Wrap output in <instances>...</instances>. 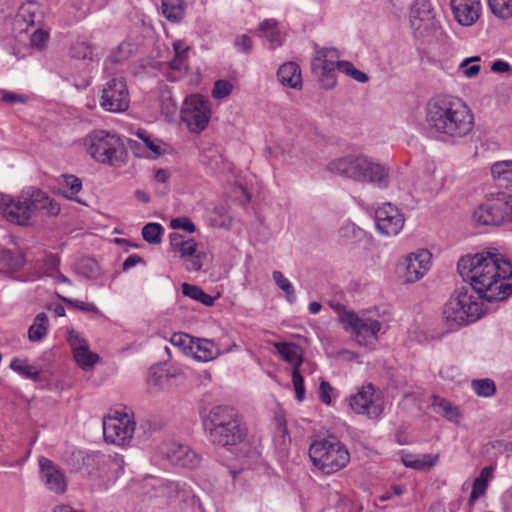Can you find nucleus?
I'll use <instances>...</instances> for the list:
<instances>
[{
  "instance_id": "obj_1",
  "label": "nucleus",
  "mask_w": 512,
  "mask_h": 512,
  "mask_svg": "<svg viewBox=\"0 0 512 512\" xmlns=\"http://www.w3.org/2000/svg\"><path fill=\"white\" fill-rule=\"evenodd\" d=\"M457 271L487 302L503 301L512 294V265L495 248L461 257Z\"/></svg>"
},
{
  "instance_id": "obj_2",
  "label": "nucleus",
  "mask_w": 512,
  "mask_h": 512,
  "mask_svg": "<svg viewBox=\"0 0 512 512\" xmlns=\"http://www.w3.org/2000/svg\"><path fill=\"white\" fill-rule=\"evenodd\" d=\"M426 123L438 140L456 144L472 132L474 115L460 98L440 95L428 101Z\"/></svg>"
},
{
  "instance_id": "obj_3",
  "label": "nucleus",
  "mask_w": 512,
  "mask_h": 512,
  "mask_svg": "<svg viewBox=\"0 0 512 512\" xmlns=\"http://www.w3.org/2000/svg\"><path fill=\"white\" fill-rule=\"evenodd\" d=\"M60 205L49 195L37 188L28 187L15 199L0 193V213L7 221L20 226H28L37 216H56Z\"/></svg>"
},
{
  "instance_id": "obj_4",
  "label": "nucleus",
  "mask_w": 512,
  "mask_h": 512,
  "mask_svg": "<svg viewBox=\"0 0 512 512\" xmlns=\"http://www.w3.org/2000/svg\"><path fill=\"white\" fill-rule=\"evenodd\" d=\"M202 425L209 441L222 448L238 446L248 436V427L243 415L228 405L212 407L203 417Z\"/></svg>"
},
{
  "instance_id": "obj_5",
  "label": "nucleus",
  "mask_w": 512,
  "mask_h": 512,
  "mask_svg": "<svg viewBox=\"0 0 512 512\" xmlns=\"http://www.w3.org/2000/svg\"><path fill=\"white\" fill-rule=\"evenodd\" d=\"M327 170L340 177L379 188L389 184V168L363 154H348L328 162Z\"/></svg>"
},
{
  "instance_id": "obj_6",
  "label": "nucleus",
  "mask_w": 512,
  "mask_h": 512,
  "mask_svg": "<svg viewBox=\"0 0 512 512\" xmlns=\"http://www.w3.org/2000/svg\"><path fill=\"white\" fill-rule=\"evenodd\" d=\"M483 314L482 303L473 300L465 286L454 290L443 310L444 319L451 330L473 323Z\"/></svg>"
},
{
  "instance_id": "obj_7",
  "label": "nucleus",
  "mask_w": 512,
  "mask_h": 512,
  "mask_svg": "<svg viewBox=\"0 0 512 512\" xmlns=\"http://www.w3.org/2000/svg\"><path fill=\"white\" fill-rule=\"evenodd\" d=\"M309 457L315 467L329 475L336 473L350 462V453L338 440L314 441L309 448Z\"/></svg>"
},
{
  "instance_id": "obj_8",
  "label": "nucleus",
  "mask_w": 512,
  "mask_h": 512,
  "mask_svg": "<svg viewBox=\"0 0 512 512\" xmlns=\"http://www.w3.org/2000/svg\"><path fill=\"white\" fill-rule=\"evenodd\" d=\"M87 152L97 162L120 166L124 162L125 147L116 134L95 130L85 139Z\"/></svg>"
},
{
  "instance_id": "obj_9",
  "label": "nucleus",
  "mask_w": 512,
  "mask_h": 512,
  "mask_svg": "<svg viewBox=\"0 0 512 512\" xmlns=\"http://www.w3.org/2000/svg\"><path fill=\"white\" fill-rule=\"evenodd\" d=\"M211 118L210 101L200 94H193L185 98L181 109V121L185 123L192 133L205 130Z\"/></svg>"
},
{
  "instance_id": "obj_10",
  "label": "nucleus",
  "mask_w": 512,
  "mask_h": 512,
  "mask_svg": "<svg viewBox=\"0 0 512 512\" xmlns=\"http://www.w3.org/2000/svg\"><path fill=\"white\" fill-rule=\"evenodd\" d=\"M341 324H343L347 332L354 336L360 345H368L375 341L381 329V323L378 320L360 317L356 313H344L341 315Z\"/></svg>"
},
{
  "instance_id": "obj_11",
  "label": "nucleus",
  "mask_w": 512,
  "mask_h": 512,
  "mask_svg": "<svg viewBox=\"0 0 512 512\" xmlns=\"http://www.w3.org/2000/svg\"><path fill=\"white\" fill-rule=\"evenodd\" d=\"M129 92L124 78H112L105 83L100 105L113 113L125 111L129 107Z\"/></svg>"
},
{
  "instance_id": "obj_12",
  "label": "nucleus",
  "mask_w": 512,
  "mask_h": 512,
  "mask_svg": "<svg viewBox=\"0 0 512 512\" xmlns=\"http://www.w3.org/2000/svg\"><path fill=\"white\" fill-rule=\"evenodd\" d=\"M410 26L415 37H425L438 27L430 0H415L410 10Z\"/></svg>"
},
{
  "instance_id": "obj_13",
  "label": "nucleus",
  "mask_w": 512,
  "mask_h": 512,
  "mask_svg": "<svg viewBox=\"0 0 512 512\" xmlns=\"http://www.w3.org/2000/svg\"><path fill=\"white\" fill-rule=\"evenodd\" d=\"M135 422L127 414L107 416L103 419V435L108 443L124 445L132 438Z\"/></svg>"
},
{
  "instance_id": "obj_14",
  "label": "nucleus",
  "mask_w": 512,
  "mask_h": 512,
  "mask_svg": "<svg viewBox=\"0 0 512 512\" xmlns=\"http://www.w3.org/2000/svg\"><path fill=\"white\" fill-rule=\"evenodd\" d=\"M404 216L391 203H385L375 210V225L385 236L397 235L404 226Z\"/></svg>"
},
{
  "instance_id": "obj_15",
  "label": "nucleus",
  "mask_w": 512,
  "mask_h": 512,
  "mask_svg": "<svg viewBox=\"0 0 512 512\" xmlns=\"http://www.w3.org/2000/svg\"><path fill=\"white\" fill-rule=\"evenodd\" d=\"M351 409L358 414L377 418L383 412L382 403L375 398V390L371 383L363 386L355 395L349 398Z\"/></svg>"
},
{
  "instance_id": "obj_16",
  "label": "nucleus",
  "mask_w": 512,
  "mask_h": 512,
  "mask_svg": "<svg viewBox=\"0 0 512 512\" xmlns=\"http://www.w3.org/2000/svg\"><path fill=\"white\" fill-rule=\"evenodd\" d=\"M40 477L45 487L55 494H63L67 490L64 471L53 461L41 457L39 459Z\"/></svg>"
},
{
  "instance_id": "obj_17",
  "label": "nucleus",
  "mask_w": 512,
  "mask_h": 512,
  "mask_svg": "<svg viewBox=\"0 0 512 512\" xmlns=\"http://www.w3.org/2000/svg\"><path fill=\"white\" fill-rule=\"evenodd\" d=\"M162 453L174 466L193 469L200 463V456L185 444L168 443L163 447Z\"/></svg>"
},
{
  "instance_id": "obj_18",
  "label": "nucleus",
  "mask_w": 512,
  "mask_h": 512,
  "mask_svg": "<svg viewBox=\"0 0 512 512\" xmlns=\"http://www.w3.org/2000/svg\"><path fill=\"white\" fill-rule=\"evenodd\" d=\"M431 253L422 249L417 253H411L405 260L404 278L408 283H413L422 278L430 268Z\"/></svg>"
},
{
  "instance_id": "obj_19",
  "label": "nucleus",
  "mask_w": 512,
  "mask_h": 512,
  "mask_svg": "<svg viewBox=\"0 0 512 512\" xmlns=\"http://www.w3.org/2000/svg\"><path fill=\"white\" fill-rule=\"evenodd\" d=\"M455 20L462 26L473 25L480 17V0H451Z\"/></svg>"
},
{
  "instance_id": "obj_20",
  "label": "nucleus",
  "mask_w": 512,
  "mask_h": 512,
  "mask_svg": "<svg viewBox=\"0 0 512 512\" xmlns=\"http://www.w3.org/2000/svg\"><path fill=\"white\" fill-rule=\"evenodd\" d=\"M174 57L168 62L167 77L176 82L187 72V59L189 47L184 42L177 40L173 43Z\"/></svg>"
},
{
  "instance_id": "obj_21",
  "label": "nucleus",
  "mask_w": 512,
  "mask_h": 512,
  "mask_svg": "<svg viewBox=\"0 0 512 512\" xmlns=\"http://www.w3.org/2000/svg\"><path fill=\"white\" fill-rule=\"evenodd\" d=\"M73 333V331L70 333V342L73 346L74 358L77 364L83 370L92 368L99 360L98 354L92 353L86 341L80 338L78 334L74 336Z\"/></svg>"
},
{
  "instance_id": "obj_22",
  "label": "nucleus",
  "mask_w": 512,
  "mask_h": 512,
  "mask_svg": "<svg viewBox=\"0 0 512 512\" xmlns=\"http://www.w3.org/2000/svg\"><path fill=\"white\" fill-rule=\"evenodd\" d=\"M495 212V219L499 225L512 221V195L506 192H499L488 198V208Z\"/></svg>"
},
{
  "instance_id": "obj_23",
  "label": "nucleus",
  "mask_w": 512,
  "mask_h": 512,
  "mask_svg": "<svg viewBox=\"0 0 512 512\" xmlns=\"http://www.w3.org/2000/svg\"><path fill=\"white\" fill-rule=\"evenodd\" d=\"M200 162L211 174L222 173L227 169L222 150L218 146H211L203 149L200 155Z\"/></svg>"
},
{
  "instance_id": "obj_24",
  "label": "nucleus",
  "mask_w": 512,
  "mask_h": 512,
  "mask_svg": "<svg viewBox=\"0 0 512 512\" xmlns=\"http://www.w3.org/2000/svg\"><path fill=\"white\" fill-rule=\"evenodd\" d=\"M279 81L290 88L297 89L302 85L301 70L294 62L281 65L277 71Z\"/></svg>"
},
{
  "instance_id": "obj_25",
  "label": "nucleus",
  "mask_w": 512,
  "mask_h": 512,
  "mask_svg": "<svg viewBox=\"0 0 512 512\" xmlns=\"http://www.w3.org/2000/svg\"><path fill=\"white\" fill-rule=\"evenodd\" d=\"M275 348L283 360L292 365V369L299 370L303 363L302 349L299 345L295 343L278 342L275 343Z\"/></svg>"
},
{
  "instance_id": "obj_26",
  "label": "nucleus",
  "mask_w": 512,
  "mask_h": 512,
  "mask_svg": "<svg viewBox=\"0 0 512 512\" xmlns=\"http://www.w3.org/2000/svg\"><path fill=\"white\" fill-rule=\"evenodd\" d=\"M322 87L332 89L336 85V66L335 61L324 59V62L318 63L316 72Z\"/></svg>"
},
{
  "instance_id": "obj_27",
  "label": "nucleus",
  "mask_w": 512,
  "mask_h": 512,
  "mask_svg": "<svg viewBox=\"0 0 512 512\" xmlns=\"http://www.w3.org/2000/svg\"><path fill=\"white\" fill-rule=\"evenodd\" d=\"M191 353L194 359L201 362H208L217 358L221 354V351L213 341L201 339L198 340L196 350H192Z\"/></svg>"
},
{
  "instance_id": "obj_28",
  "label": "nucleus",
  "mask_w": 512,
  "mask_h": 512,
  "mask_svg": "<svg viewBox=\"0 0 512 512\" xmlns=\"http://www.w3.org/2000/svg\"><path fill=\"white\" fill-rule=\"evenodd\" d=\"M162 13L172 23H179L185 16L184 0H162Z\"/></svg>"
},
{
  "instance_id": "obj_29",
  "label": "nucleus",
  "mask_w": 512,
  "mask_h": 512,
  "mask_svg": "<svg viewBox=\"0 0 512 512\" xmlns=\"http://www.w3.org/2000/svg\"><path fill=\"white\" fill-rule=\"evenodd\" d=\"M493 471L494 469L492 466H486L481 470L479 476L475 478L469 497V504H473L476 499L485 493L488 487V482L493 477Z\"/></svg>"
},
{
  "instance_id": "obj_30",
  "label": "nucleus",
  "mask_w": 512,
  "mask_h": 512,
  "mask_svg": "<svg viewBox=\"0 0 512 512\" xmlns=\"http://www.w3.org/2000/svg\"><path fill=\"white\" fill-rule=\"evenodd\" d=\"M76 272L86 279H97L102 274L98 262L91 257H82L76 264Z\"/></svg>"
},
{
  "instance_id": "obj_31",
  "label": "nucleus",
  "mask_w": 512,
  "mask_h": 512,
  "mask_svg": "<svg viewBox=\"0 0 512 512\" xmlns=\"http://www.w3.org/2000/svg\"><path fill=\"white\" fill-rule=\"evenodd\" d=\"M9 367L11 370L27 379L33 381L40 379V370L36 366L28 364L26 359L13 358Z\"/></svg>"
},
{
  "instance_id": "obj_32",
  "label": "nucleus",
  "mask_w": 512,
  "mask_h": 512,
  "mask_svg": "<svg viewBox=\"0 0 512 512\" xmlns=\"http://www.w3.org/2000/svg\"><path fill=\"white\" fill-rule=\"evenodd\" d=\"M0 262L9 272H16L24 265V257L18 251L0 249Z\"/></svg>"
},
{
  "instance_id": "obj_33",
  "label": "nucleus",
  "mask_w": 512,
  "mask_h": 512,
  "mask_svg": "<svg viewBox=\"0 0 512 512\" xmlns=\"http://www.w3.org/2000/svg\"><path fill=\"white\" fill-rule=\"evenodd\" d=\"M48 317L44 312L36 315L33 324L28 329V338L32 342L40 341L47 334Z\"/></svg>"
},
{
  "instance_id": "obj_34",
  "label": "nucleus",
  "mask_w": 512,
  "mask_h": 512,
  "mask_svg": "<svg viewBox=\"0 0 512 512\" xmlns=\"http://www.w3.org/2000/svg\"><path fill=\"white\" fill-rule=\"evenodd\" d=\"M339 241L343 245L360 241L364 236V231L352 222L343 224L338 231Z\"/></svg>"
},
{
  "instance_id": "obj_35",
  "label": "nucleus",
  "mask_w": 512,
  "mask_h": 512,
  "mask_svg": "<svg viewBox=\"0 0 512 512\" xmlns=\"http://www.w3.org/2000/svg\"><path fill=\"white\" fill-rule=\"evenodd\" d=\"M432 407L437 414L445 417L449 421H456L459 415L456 406H453L448 400L436 395L433 396Z\"/></svg>"
},
{
  "instance_id": "obj_36",
  "label": "nucleus",
  "mask_w": 512,
  "mask_h": 512,
  "mask_svg": "<svg viewBox=\"0 0 512 512\" xmlns=\"http://www.w3.org/2000/svg\"><path fill=\"white\" fill-rule=\"evenodd\" d=\"M259 30L262 36L270 42L272 48H276L282 45L281 35L277 30V22L275 19L264 20L260 24Z\"/></svg>"
},
{
  "instance_id": "obj_37",
  "label": "nucleus",
  "mask_w": 512,
  "mask_h": 512,
  "mask_svg": "<svg viewBox=\"0 0 512 512\" xmlns=\"http://www.w3.org/2000/svg\"><path fill=\"white\" fill-rule=\"evenodd\" d=\"M181 288L184 296L196 300L205 306H212L214 304L215 298L207 294L201 287L197 285L183 283Z\"/></svg>"
},
{
  "instance_id": "obj_38",
  "label": "nucleus",
  "mask_w": 512,
  "mask_h": 512,
  "mask_svg": "<svg viewBox=\"0 0 512 512\" xmlns=\"http://www.w3.org/2000/svg\"><path fill=\"white\" fill-rule=\"evenodd\" d=\"M491 174L494 179L504 182L506 187L512 181V160L499 161L492 165Z\"/></svg>"
},
{
  "instance_id": "obj_39",
  "label": "nucleus",
  "mask_w": 512,
  "mask_h": 512,
  "mask_svg": "<svg viewBox=\"0 0 512 512\" xmlns=\"http://www.w3.org/2000/svg\"><path fill=\"white\" fill-rule=\"evenodd\" d=\"M488 208V199L475 209L473 213V220L479 225H499L494 215L495 212Z\"/></svg>"
},
{
  "instance_id": "obj_40",
  "label": "nucleus",
  "mask_w": 512,
  "mask_h": 512,
  "mask_svg": "<svg viewBox=\"0 0 512 512\" xmlns=\"http://www.w3.org/2000/svg\"><path fill=\"white\" fill-rule=\"evenodd\" d=\"M164 233V228L161 224L150 222L144 225L142 228V237L143 239L150 244H160L162 241V236Z\"/></svg>"
},
{
  "instance_id": "obj_41",
  "label": "nucleus",
  "mask_w": 512,
  "mask_h": 512,
  "mask_svg": "<svg viewBox=\"0 0 512 512\" xmlns=\"http://www.w3.org/2000/svg\"><path fill=\"white\" fill-rule=\"evenodd\" d=\"M133 53V44L123 41L116 50L107 57L106 63L119 64L126 61Z\"/></svg>"
},
{
  "instance_id": "obj_42",
  "label": "nucleus",
  "mask_w": 512,
  "mask_h": 512,
  "mask_svg": "<svg viewBox=\"0 0 512 512\" xmlns=\"http://www.w3.org/2000/svg\"><path fill=\"white\" fill-rule=\"evenodd\" d=\"M63 177H64V185L67 188V190L64 191V195L70 200H75L78 203L85 204L83 201H81L80 199H78L76 197V195L82 189L81 180L74 175H64Z\"/></svg>"
},
{
  "instance_id": "obj_43",
  "label": "nucleus",
  "mask_w": 512,
  "mask_h": 512,
  "mask_svg": "<svg viewBox=\"0 0 512 512\" xmlns=\"http://www.w3.org/2000/svg\"><path fill=\"white\" fill-rule=\"evenodd\" d=\"M488 5L498 18L506 19L512 16V0H488Z\"/></svg>"
},
{
  "instance_id": "obj_44",
  "label": "nucleus",
  "mask_w": 512,
  "mask_h": 512,
  "mask_svg": "<svg viewBox=\"0 0 512 512\" xmlns=\"http://www.w3.org/2000/svg\"><path fill=\"white\" fill-rule=\"evenodd\" d=\"M37 263L39 264V268L43 270L44 274L47 277H51L59 270L60 258L56 254L48 253L44 255L42 259L37 260Z\"/></svg>"
},
{
  "instance_id": "obj_45",
  "label": "nucleus",
  "mask_w": 512,
  "mask_h": 512,
  "mask_svg": "<svg viewBox=\"0 0 512 512\" xmlns=\"http://www.w3.org/2000/svg\"><path fill=\"white\" fill-rule=\"evenodd\" d=\"M273 280L276 285L285 292L286 298L290 303H293L296 300L295 290L291 282L283 275L280 271H274Z\"/></svg>"
},
{
  "instance_id": "obj_46",
  "label": "nucleus",
  "mask_w": 512,
  "mask_h": 512,
  "mask_svg": "<svg viewBox=\"0 0 512 512\" xmlns=\"http://www.w3.org/2000/svg\"><path fill=\"white\" fill-rule=\"evenodd\" d=\"M472 388L478 396L490 397L495 394L496 386L491 379H476L472 381Z\"/></svg>"
},
{
  "instance_id": "obj_47",
  "label": "nucleus",
  "mask_w": 512,
  "mask_h": 512,
  "mask_svg": "<svg viewBox=\"0 0 512 512\" xmlns=\"http://www.w3.org/2000/svg\"><path fill=\"white\" fill-rule=\"evenodd\" d=\"M438 456L431 454H424L422 456L416 457V460L413 462L406 463V467L416 469V470H424L433 467L437 462Z\"/></svg>"
},
{
  "instance_id": "obj_48",
  "label": "nucleus",
  "mask_w": 512,
  "mask_h": 512,
  "mask_svg": "<svg viewBox=\"0 0 512 512\" xmlns=\"http://www.w3.org/2000/svg\"><path fill=\"white\" fill-rule=\"evenodd\" d=\"M72 56L81 60H93V48L86 42L75 44L71 49Z\"/></svg>"
},
{
  "instance_id": "obj_49",
  "label": "nucleus",
  "mask_w": 512,
  "mask_h": 512,
  "mask_svg": "<svg viewBox=\"0 0 512 512\" xmlns=\"http://www.w3.org/2000/svg\"><path fill=\"white\" fill-rule=\"evenodd\" d=\"M136 135L142 141L143 146L153 153L154 157L161 155L160 146L154 143L150 134L146 130L138 129Z\"/></svg>"
},
{
  "instance_id": "obj_50",
  "label": "nucleus",
  "mask_w": 512,
  "mask_h": 512,
  "mask_svg": "<svg viewBox=\"0 0 512 512\" xmlns=\"http://www.w3.org/2000/svg\"><path fill=\"white\" fill-rule=\"evenodd\" d=\"M170 342L173 346L181 348L184 352H187V350L192 352L193 350L191 345L193 339L188 334L181 332L174 333L170 338Z\"/></svg>"
},
{
  "instance_id": "obj_51",
  "label": "nucleus",
  "mask_w": 512,
  "mask_h": 512,
  "mask_svg": "<svg viewBox=\"0 0 512 512\" xmlns=\"http://www.w3.org/2000/svg\"><path fill=\"white\" fill-rule=\"evenodd\" d=\"M338 51L335 48H322L316 52V56L312 61V70L316 72L318 63L324 62V59L333 60L338 58Z\"/></svg>"
},
{
  "instance_id": "obj_52",
  "label": "nucleus",
  "mask_w": 512,
  "mask_h": 512,
  "mask_svg": "<svg viewBox=\"0 0 512 512\" xmlns=\"http://www.w3.org/2000/svg\"><path fill=\"white\" fill-rule=\"evenodd\" d=\"M233 86L232 84L227 80H217L214 83V87L212 90V96L215 99H223L230 95L232 92Z\"/></svg>"
},
{
  "instance_id": "obj_53",
  "label": "nucleus",
  "mask_w": 512,
  "mask_h": 512,
  "mask_svg": "<svg viewBox=\"0 0 512 512\" xmlns=\"http://www.w3.org/2000/svg\"><path fill=\"white\" fill-rule=\"evenodd\" d=\"M161 111L167 116L175 114L177 110L176 101L169 92H163L160 96Z\"/></svg>"
},
{
  "instance_id": "obj_54",
  "label": "nucleus",
  "mask_w": 512,
  "mask_h": 512,
  "mask_svg": "<svg viewBox=\"0 0 512 512\" xmlns=\"http://www.w3.org/2000/svg\"><path fill=\"white\" fill-rule=\"evenodd\" d=\"M292 382L298 401H303L305 398L304 378L298 369H292Z\"/></svg>"
},
{
  "instance_id": "obj_55",
  "label": "nucleus",
  "mask_w": 512,
  "mask_h": 512,
  "mask_svg": "<svg viewBox=\"0 0 512 512\" xmlns=\"http://www.w3.org/2000/svg\"><path fill=\"white\" fill-rule=\"evenodd\" d=\"M60 299L65 304H67L68 306L77 308V309H79L81 311L92 312V313H95V314H99L100 313L98 307L95 304H93V303H86V302H82V301H79V300H74V299H70V298H66V297H60Z\"/></svg>"
},
{
  "instance_id": "obj_56",
  "label": "nucleus",
  "mask_w": 512,
  "mask_h": 512,
  "mask_svg": "<svg viewBox=\"0 0 512 512\" xmlns=\"http://www.w3.org/2000/svg\"><path fill=\"white\" fill-rule=\"evenodd\" d=\"M170 226L173 229H180L189 233H193L196 230L194 223L188 217L174 218L171 220Z\"/></svg>"
},
{
  "instance_id": "obj_57",
  "label": "nucleus",
  "mask_w": 512,
  "mask_h": 512,
  "mask_svg": "<svg viewBox=\"0 0 512 512\" xmlns=\"http://www.w3.org/2000/svg\"><path fill=\"white\" fill-rule=\"evenodd\" d=\"M206 258L204 252H198L197 254L187 258L186 269L189 271H200L203 266V259Z\"/></svg>"
},
{
  "instance_id": "obj_58",
  "label": "nucleus",
  "mask_w": 512,
  "mask_h": 512,
  "mask_svg": "<svg viewBox=\"0 0 512 512\" xmlns=\"http://www.w3.org/2000/svg\"><path fill=\"white\" fill-rule=\"evenodd\" d=\"M48 38H49V34L46 31L37 29L31 35V38H30L31 45L38 49H42L45 46V43L47 42Z\"/></svg>"
},
{
  "instance_id": "obj_59",
  "label": "nucleus",
  "mask_w": 512,
  "mask_h": 512,
  "mask_svg": "<svg viewBox=\"0 0 512 512\" xmlns=\"http://www.w3.org/2000/svg\"><path fill=\"white\" fill-rule=\"evenodd\" d=\"M169 240L171 250L176 253H180L187 242V240H185L181 234L176 232H173L169 235Z\"/></svg>"
},
{
  "instance_id": "obj_60",
  "label": "nucleus",
  "mask_w": 512,
  "mask_h": 512,
  "mask_svg": "<svg viewBox=\"0 0 512 512\" xmlns=\"http://www.w3.org/2000/svg\"><path fill=\"white\" fill-rule=\"evenodd\" d=\"M334 390V388L327 382L321 381L319 386V398L322 403L326 405L331 404V396L330 393Z\"/></svg>"
},
{
  "instance_id": "obj_61",
  "label": "nucleus",
  "mask_w": 512,
  "mask_h": 512,
  "mask_svg": "<svg viewBox=\"0 0 512 512\" xmlns=\"http://www.w3.org/2000/svg\"><path fill=\"white\" fill-rule=\"evenodd\" d=\"M234 44H235V47L243 53H249L252 49V40L247 35L238 36L235 39Z\"/></svg>"
},
{
  "instance_id": "obj_62",
  "label": "nucleus",
  "mask_w": 512,
  "mask_h": 512,
  "mask_svg": "<svg viewBox=\"0 0 512 512\" xmlns=\"http://www.w3.org/2000/svg\"><path fill=\"white\" fill-rule=\"evenodd\" d=\"M2 100L8 104H15L18 102L25 103L28 100V96L14 92H5L2 96Z\"/></svg>"
},
{
  "instance_id": "obj_63",
  "label": "nucleus",
  "mask_w": 512,
  "mask_h": 512,
  "mask_svg": "<svg viewBox=\"0 0 512 512\" xmlns=\"http://www.w3.org/2000/svg\"><path fill=\"white\" fill-rule=\"evenodd\" d=\"M197 243L193 239H187V242L181 252L179 253L181 257L183 258H189L195 254H197L199 251H197Z\"/></svg>"
},
{
  "instance_id": "obj_64",
  "label": "nucleus",
  "mask_w": 512,
  "mask_h": 512,
  "mask_svg": "<svg viewBox=\"0 0 512 512\" xmlns=\"http://www.w3.org/2000/svg\"><path fill=\"white\" fill-rule=\"evenodd\" d=\"M140 263H144V259L141 256L137 254L129 255L122 264V270L127 271Z\"/></svg>"
}]
</instances>
